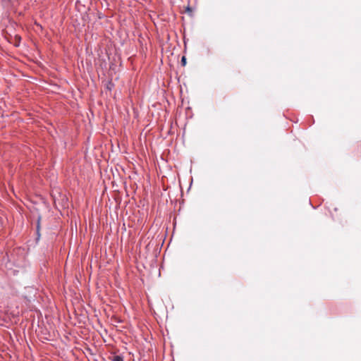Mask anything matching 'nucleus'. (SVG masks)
I'll return each mask as SVG.
<instances>
[{
  "instance_id": "nucleus-1",
  "label": "nucleus",
  "mask_w": 361,
  "mask_h": 361,
  "mask_svg": "<svg viewBox=\"0 0 361 361\" xmlns=\"http://www.w3.org/2000/svg\"><path fill=\"white\" fill-rule=\"evenodd\" d=\"M113 361H123V357L121 355H115L114 356Z\"/></svg>"
},
{
  "instance_id": "nucleus-2",
  "label": "nucleus",
  "mask_w": 361,
  "mask_h": 361,
  "mask_svg": "<svg viewBox=\"0 0 361 361\" xmlns=\"http://www.w3.org/2000/svg\"><path fill=\"white\" fill-rule=\"evenodd\" d=\"M181 62L183 63V65H185V63H186V59H185V56H183V57H182Z\"/></svg>"
}]
</instances>
